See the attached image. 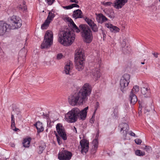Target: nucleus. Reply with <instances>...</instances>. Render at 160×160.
<instances>
[{"label":"nucleus","instance_id":"412c9836","mask_svg":"<svg viewBox=\"0 0 160 160\" xmlns=\"http://www.w3.org/2000/svg\"><path fill=\"white\" fill-rule=\"evenodd\" d=\"M98 22L100 23H102L106 21L108 19L102 14H100L99 17L97 18Z\"/></svg>","mask_w":160,"mask_h":160},{"label":"nucleus","instance_id":"5701e85b","mask_svg":"<svg viewBox=\"0 0 160 160\" xmlns=\"http://www.w3.org/2000/svg\"><path fill=\"white\" fill-rule=\"evenodd\" d=\"M70 22V25L72 27V29L74 31L76 32L77 33H78L80 31L78 27L76 26L73 21L72 19H71Z\"/></svg>","mask_w":160,"mask_h":160},{"label":"nucleus","instance_id":"bb28decb","mask_svg":"<svg viewBox=\"0 0 160 160\" xmlns=\"http://www.w3.org/2000/svg\"><path fill=\"white\" fill-rule=\"evenodd\" d=\"M141 92L143 95H145L147 93H149V91L148 88L143 87L141 88Z\"/></svg>","mask_w":160,"mask_h":160},{"label":"nucleus","instance_id":"2f4dec72","mask_svg":"<svg viewBox=\"0 0 160 160\" xmlns=\"http://www.w3.org/2000/svg\"><path fill=\"white\" fill-rule=\"evenodd\" d=\"M19 55V56H22L25 58L26 56V52H24V49H22L20 51Z\"/></svg>","mask_w":160,"mask_h":160},{"label":"nucleus","instance_id":"423d86ee","mask_svg":"<svg viewBox=\"0 0 160 160\" xmlns=\"http://www.w3.org/2000/svg\"><path fill=\"white\" fill-rule=\"evenodd\" d=\"M53 40L52 32L50 31H47L44 37L43 42L41 45V48L44 49L49 48L52 44Z\"/></svg>","mask_w":160,"mask_h":160},{"label":"nucleus","instance_id":"393cba45","mask_svg":"<svg viewBox=\"0 0 160 160\" xmlns=\"http://www.w3.org/2000/svg\"><path fill=\"white\" fill-rule=\"evenodd\" d=\"M129 129V127L128 128H123V126H121V132H122V131H123L122 133L123 136L124 138H125L126 137L127 134V132L128 131Z\"/></svg>","mask_w":160,"mask_h":160},{"label":"nucleus","instance_id":"1a4fd4ad","mask_svg":"<svg viewBox=\"0 0 160 160\" xmlns=\"http://www.w3.org/2000/svg\"><path fill=\"white\" fill-rule=\"evenodd\" d=\"M10 22L13 26L12 29L19 28L22 25L21 20L16 16L13 15L11 18Z\"/></svg>","mask_w":160,"mask_h":160},{"label":"nucleus","instance_id":"20e7f679","mask_svg":"<svg viewBox=\"0 0 160 160\" xmlns=\"http://www.w3.org/2000/svg\"><path fill=\"white\" fill-rule=\"evenodd\" d=\"M75 54V66L76 69L78 71H81L84 68L83 64L84 55L83 51L82 49L77 50Z\"/></svg>","mask_w":160,"mask_h":160},{"label":"nucleus","instance_id":"0e129e2a","mask_svg":"<svg viewBox=\"0 0 160 160\" xmlns=\"http://www.w3.org/2000/svg\"><path fill=\"white\" fill-rule=\"evenodd\" d=\"M159 0V2H160V0Z\"/></svg>","mask_w":160,"mask_h":160},{"label":"nucleus","instance_id":"473e14b6","mask_svg":"<svg viewBox=\"0 0 160 160\" xmlns=\"http://www.w3.org/2000/svg\"><path fill=\"white\" fill-rule=\"evenodd\" d=\"M11 129L15 131H17L19 130L18 128H16L15 126V122H11Z\"/></svg>","mask_w":160,"mask_h":160},{"label":"nucleus","instance_id":"f704fd0d","mask_svg":"<svg viewBox=\"0 0 160 160\" xmlns=\"http://www.w3.org/2000/svg\"><path fill=\"white\" fill-rule=\"evenodd\" d=\"M57 137V141L59 145H60L62 143V139L57 134H56Z\"/></svg>","mask_w":160,"mask_h":160},{"label":"nucleus","instance_id":"a211bd4d","mask_svg":"<svg viewBox=\"0 0 160 160\" xmlns=\"http://www.w3.org/2000/svg\"><path fill=\"white\" fill-rule=\"evenodd\" d=\"M106 27L109 28L110 31L114 33L119 32L120 29L116 26L112 25L111 24H107L106 25Z\"/></svg>","mask_w":160,"mask_h":160},{"label":"nucleus","instance_id":"c756f323","mask_svg":"<svg viewBox=\"0 0 160 160\" xmlns=\"http://www.w3.org/2000/svg\"><path fill=\"white\" fill-rule=\"evenodd\" d=\"M130 49V48L128 46H126L122 48V52L124 54L128 53Z\"/></svg>","mask_w":160,"mask_h":160},{"label":"nucleus","instance_id":"49530a36","mask_svg":"<svg viewBox=\"0 0 160 160\" xmlns=\"http://www.w3.org/2000/svg\"><path fill=\"white\" fill-rule=\"evenodd\" d=\"M108 17L111 19H113L114 17V16L113 15V12H111V13H110V15H109Z\"/></svg>","mask_w":160,"mask_h":160},{"label":"nucleus","instance_id":"dca6fc26","mask_svg":"<svg viewBox=\"0 0 160 160\" xmlns=\"http://www.w3.org/2000/svg\"><path fill=\"white\" fill-rule=\"evenodd\" d=\"M91 73L93 78L95 79H97L100 77L101 73L99 71V69L98 68L92 69Z\"/></svg>","mask_w":160,"mask_h":160},{"label":"nucleus","instance_id":"7ed1b4c3","mask_svg":"<svg viewBox=\"0 0 160 160\" xmlns=\"http://www.w3.org/2000/svg\"><path fill=\"white\" fill-rule=\"evenodd\" d=\"M58 42L64 46L71 45L74 41L75 35L72 32L69 30L60 31L58 35Z\"/></svg>","mask_w":160,"mask_h":160},{"label":"nucleus","instance_id":"69168bd1","mask_svg":"<svg viewBox=\"0 0 160 160\" xmlns=\"http://www.w3.org/2000/svg\"><path fill=\"white\" fill-rule=\"evenodd\" d=\"M5 160H6V159H5Z\"/></svg>","mask_w":160,"mask_h":160},{"label":"nucleus","instance_id":"b1692460","mask_svg":"<svg viewBox=\"0 0 160 160\" xmlns=\"http://www.w3.org/2000/svg\"><path fill=\"white\" fill-rule=\"evenodd\" d=\"M31 138H28L24 139L22 142L23 146L25 148H28L30 146V142L31 141Z\"/></svg>","mask_w":160,"mask_h":160},{"label":"nucleus","instance_id":"7c9ffc66","mask_svg":"<svg viewBox=\"0 0 160 160\" xmlns=\"http://www.w3.org/2000/svg\"><path fill=\"white\" fill-rule=\"evenodd\" d=\"M136 154L138 156H143L145 155V153L144 152H142L139 150H137L135 151Z\"/></svg>","mask_w":160,"mask_h":160},{"label":"nucleus","instance_id":"8fccbe9b","mask_svg":"<svg viewBox=\"0 0 160 160\" xmlns=\"http://www.w3.org/2000/svg\"><path fill=\"white\" fill-rule=\"evenodd\" d=\"M99 106V103L98 102H97L96 103V106L95 107V111H96L97 110L98 108V107Z\"/></svg>","mask_w":160,"mask_h":160},{"label":"nucleus","instance_id":"cd10ccee","mask_svg":"<svg viewBox=\"0 0 160 160\" xmlns=\"http://www.w3.org/2000/svg\"><path fill=\"white\" fill-rule=\"evenodd\" d=\"M139 91V87L137 85H136L133 87L131 92L135 94V93L138 92Z\"/></svg>","mask_w":160,"mask_h":160},{"label":"nucleus","instance_id":"58836bf2","mask_svg":"<svg viewBox=\"0 0 160 160\" xmlns=\"http://www.w3.org/2000/svg\"><path fill=\"white\" fill-rule=\"evenodd\" d=\"M135 142L137 144H140L142 142V140L140 139H136L135 140Z\"/></svg>","mask_w":160,"mask_h":160},{"label":"nucleus","instance_id":"9b49d317","mask_svg":"<svg viewBox=\"0 0 160 160\" xmlns=\"http://www.w3.org/2000/svg\"><path fill=\"white\" fill-rule=\"evenodd\" d=\"M72 156V154L71 152L64 150L59 152L58 158L60 160H69Z\"/></svg>","mask_w":160,"mask_h":160},{"label":"nucleus","instance_id":"4c0bfd02","mask_svg":"<svg viewBox=\"0 0 160 160\" xmlns=\"http://www.w3.org/2000/svg\"><path fill=\"white\" fill-rule=\"evenodd\" d=\"M48 5H51L54 2L55 0H45Z\"/></svg>","mask_w":160,"mask_h":160},{"label":"nucleus","instance_id":"052dcab7","mask_svg":"<svg viewBox=\"0 0 160 160\" xmlns=\"http://www.w3.org/2000/svg\"><path fill=\"white\" fill-rule=\"evenodd\" d=\"M44 116L46 117V118H47L48 117V114L44 115Z\"/></svg>","mask_w":160,"mask_h":160},{"label":"nucleus","instance_id":"09e8293b","mask_svg":"<svg viewBox=\"0 0 160 160\" xmlns=\"http://www.w3.org/2000/svg\"><path fill=\"white\" fill-rule=\"evenodd\" d=\"M64 8H66L67 9H70L72 8L71 7V5L68 6H66L64 7Z\"/></svg>","mask_w":160,"mask_h":160},{"label":"nucleus","instance_id":"e2e57ef3","mask_svg":"<svg viewBox=\"0 0 160 160\" xmlns=\"http://www.w3.org/2000/svg\"><path fill=\"white\" fill-rule=\"evenodd\" d=\"M24 10L25 9V7H24Z\"/></svg>","mask_w":160,"mask_h":160},{"label":"nucleus","instance_id":"4be33fe9","mask_svg":"<svg viewBox=\"0 0 160 160\" xmlns=\"http://www.w3.org/2000/svg\"><path fill=\"white\" fill-rule=\"evenodd\" d=\"M129 99L130 100L131 103L133 105L135 104L137 101V97L133 93H130Z\"/></svg>","mask_w":160,"mask_h":160},{"label":"nucleus","instance_id":"864d4df0","mask_svg":"<svg viewBox=\"0 0 160 160\" xmlns=\"http://www.w3.org/2000/svg\"><path fill=\"white\" fill-rule=\"evenodd\" d=\"M151 110L150 108L148 109L147 108H145V113H146L147 112H149Z\"/></svg>","mask_w":160,"mask_h":160},{"label":"nucleus","instance_id":"6e6552de","mask_svg":"<svg viewBox=\"0 0 160 160\" xmlns=\"http://www.w3.org/2000/svg\"><path fill=\"white\" fill-rule=\"evenodd\" d=\"M12 29V26L2 21H0V36H4L8 30Z\"/></svg>","mask_w":160,"mask_h":160},{"label":"nucleus","instance_id":"2eb2a0df","mask_svg":"<svg viewBox=\"0 0 160 160\" xmlns=\"http://www.w3.org/2000/svg\"><path fill=\"white\" fill-rule=\"evenodd\" d=\"M98 134H97L96 137V138L93 140L92 143L93 146H92L91 150V153L92 154H94L96 153L98 148V139L96 138H98Z\"/></svg>","mask_w":160,"mask_h":160},{"label":"nucleus","instance_id":"c9c22d12","mask_svg":"<svg viewBox=\"0 0 160 160\" xmlns=\"http://www.w3.org/2000/svg\"><path fill=\"white\" fill-rule=\"evenodd\" d=\"M102 4L105 6H111L112 4V2H102Z\"/></svg>","mask_w":160,"mask_h":160},{"label":"nucleus","instance_id":"4468645a","mask_svg":"<svg viewBox=\"0 0 160 160\" xmlns=\"http://www.w3.org/2000/svg\"><path fill=\"white\" fill-rule=\"evenodd\" d=\"M85 20L91 27L93 32H97L98 31V28L96 24L92 20L86 18L85 19Z\"/></svg>","mask_w":160,"mask_h":160},{"label":"nucleus","instance_id":"39448f33","mask_svg":"<svg viewBox=\"0 0 160 160\" xmlns=\"http://www.w3.org/2000/svg\"><path fill=\"white\" fill-rule=\"evenodd\" d=\"M80 28L82 30V36L84 41L87 43H90L92 41V31L88 25L81 24L79 26Z\"/></svg>","mask_w":160,"mask_h":160},{"label":"nucleus","instance_id":"ddd939ff","mask_svg":"<svg viewBox=\"0 0 160 160\" xmlns=\"http://www.w3.org/2000/svg\"><path fill=\"white\" fill-rule=\"evenodd\" d=\"M128 0H115L113 6L117 9L121 8L128 2Z\"/></svg>","mask_w":160,"mask_h":160},{"label":"nucleus","instance_id":"a878e982","mask_svg":"<svg viewBox=\"0 0 160 160\" xmlns=\"http://www.w3.org/2000/svg\"><path fill=\"white\" fill-rule=\"evenodd\" d=\"M55 16V15L54 13H52L51 12H50L48 13V15L47 18L51 21L52 20Z\"/></svg>","mask_w":160,"mask_h":160},{"label":"nucleus","instance_id":"f257e3e1","mask_svg":"<svg viewBox=\"0 0 160 160\" xmlns=\"http://www.w3.org/2000/svg\"><path fill=\"white\" fill-rule=\"evenodd\" d=\"M91 91V86L89 84H85L79 92L68 97L69 103L72 106L82 104L87 100L88 97L90 95Z\"/></svg>","mask_w":160,"mask_h":160},{"label":"nucleus","instance_id":"6e6d98bb","mask_svg":"<svg viewBox=\"0 0 160 160\" xmlns=\"http://www.w3.org/2000/svg\"><path fill=\"white\" fill-rule=\"evenodd\" d=\"M76 4V3H73V4H71V8H72L74 7H75Z\"/></svg>","mask_w":160,"mask_h":160},{"label":"nucleus","instance_id":"680f3d73","mask_svg":"<svg viewBox=\"0 0 160 160\" xmlns=\"http://www.w3.org/2000/svg\"><path fill=\"white\" fill-rule=\"evenodd\" d=\"M144 63H145L144 62H141V64H144Z\"/></svg>","mask_w":160,"mask_h":160},{"label":"nucleus","instance_id":"72a5a7b5","mask_svg":"<svg viewBox=\"0 0 160 160\" xmlns=\"http://www.w3.org/2000/svg\"><path fill=\"white\" fill-rule=\"evenodd\" d=\"M20 112L19 109L18 108H15L13 109L12 113L14 114L18 115Z\"/></svg>","mask_w":160,"mask_h":160},{"label":"nucleus","instance_id":"5fc2aeb1","mask_svg":"<svg viewBox=\"0 0 160 160\" xmlns=\"http://www.w3.org/2000/svg\"><path fill=\"white\" fill-rule=\"evenodd\" d=\"M70 2H75L76 3H78V1L77 0H70Z\"/></svg>","mask_w":160,"mask_h":160},{"label":"nucleus","instance_id":"a18cd8bd","mask_svg":"<svg viewBox=\"0 0 160 160\" xmlns=\"http://www.w3.org/2000/svg\"><path fill=\"white\" fill-rule=\"evenodd\" d=\"M14 114H13L12 113L11 114V122H15V119H14Z\"/></svg>","mask_w":160,"mask_h":160},{"label":"nucleus","instance_id":"c03bdc74","mask_svg":"<svg viewBox=\"0 0 160 160\" xmlns=\"http://www.w3.org/2000/svg\"><path fill=\"white\" fill-rule=\"evenodd\" d=\"M146 151L148 152H149L151 149V147L149 146H146L144 148Z\"/></svg>","mask_w":160,"mask_h":160},{"label":"nucleus","instance_id":"aec40b11","mask_svg":"<svg viewBox=\"0 0 160 160\" xmlns=\"http://www.w3.org/2000/svg\"><path fill=\"white\" fill-rule=\"evenodd\" d=\"M37 130L38 133L40 132L43 131L44 130V128L42 126V124L39 121H38L36 123L34 124Z\"/></svg>","mask_w":160,"mask_h":160},{"label":"nucleus","instance_id":"9d476101","mask_svg":"<svg viewBox=\"0 0 160 160\" xmlns=\"http://www.w3.org/2000/svg\"><path fill=\"white\" fill-rule=\"evenodd\" d=\"M56 128L58 135L64 140L67 139V137L64 127L61 123H58L56 125Z\"/></svg>","mask_w":160,"mask_h":160},{"label":"nucleus","instance_id":"774afa93","mask_svg":"<svg viewBox=\"0 0 160 160\" xmlns=\"http://www.w3.org/2000/svg\"><path fill=\"white\" fill-rule=\"evenodd\" d=\"M5 160H6V159H5Z\"/></svg>","mask_w":160,"mask_h":160},{"label":"nucleus","instance_id":"37998d69","mask_svg":"<svg viewBox=\"0 0 160 160\" xmlns=\"http://www.w3.org/2000/svg\"><path fill=\"white\" fill-rule=\"evenodd\" d=\"M48 26V25L44 22V23L41 26V28L42 29H46Z\"/></svg>","mask_w":160,"mask_h":160},{"label":"nucleus","instance_id":"e433bc0d","mask_svg":"<svg viewBox=\"0 0 160 160\" xmlns=\"http://www.w3.org/2000/svg\"><path fill=\"white\" fill-rule=\"evenodd\" d=\"M123 126V128H128V125L126 123H121L119 125V127L121 128V126Z\"/></svg>","mask_w":160,"mask_h":160},{"label":"nucleus","instance_id":"bf43d9fd","mask_svg":"<svg viewBox=\"0 0 160 160\" xmlns=\"http://www.w3.org/2000/svg\"><path fill=\"white\" fill-rule=\"evenodd\" d=\"M77 7V8H79V6L77 4H76V7Z\"/></svg>","mask_w":160,"mask_h":160},{"label":"nucleus","instance_id":"13d9d810","mask_svg":"<svg viewBox=\"0 0 160 160\" xmlns=\"http://www.w3.org/2000/svg\"><path fill=\"white\" fill-rule=\"evenodd\" d=\"M11 146L12 147H14L15 146V144L13 143L11 144Z\"/></svg>","mask_w":160,"mask_h":160},{"label":"nucleus","instance_id":"4d7b16f0","mask_svg":"<svg viewBox=\"0 0 160 160\" xmlns=\"http://www.w3.org/2000/svg\"><path fill=\"white\" fill-rule=\"evenodd\" d=\"M73 131L75 132L76 133H77L76 128L75 127H74Z\"/></svg>","mask_w":160,"mask_h":160},{"label":"nucleus","instance_id":"79ce46f5","mask_svg":"<svg viewBox=\"0 0 160 160\" xmlns=\"http://www.w3.org/2000/svg\"><path fill=\"white\" fill-rule=\"evenodd\" d=\"M126 39H123L122 42V44H121L122 48L123 47H125L126 46Z\"/></svg>","mask_w":160,"mask_h":160},{"label":"nucleus","instance_id":"6ab92c4d","mask_svg":"<svg viewBox=\"0 0 160 160\" xmlns=\"http://www.w3.org/2000/svg\"><path fill=\"white\" fill-rule=\"evenodd\" d=\"M82 12L80 9H77L73 12V17L75 19L82 18Z\"/></svg>","mask_w":160,"mask_h":160},{"label":"nucleus","instance_id":"603ef678","mask_svg":"<svg viewBox=\"0 0 160 160\" xmlns=\"http://www.w3.org/2000/svg\"><path fill=\"white\" fill-rule=\"evenodd\" d=\"M152 54L156 58H157L158 57V53L154 52L152 53Z\"/></svg>","mask_w":160,"mask_h":160},{"label":"nucleus","instance_id":"f8f14e48","mask_svg":"<svg viewBox=\"0 0 160 160\" xmlns=\"http://www.w3.org/2000/svg\"><path fill=\"white\" fill-rule=\"evenodd\" d=\"M81 146V152L84 154H86L88 151L89 148V142L85 139H82L80 142Z\"/></svg>","mask_w":160,"mask_h":160},{"label":"nucleus","instance_id":"c85d7f7f","mask_svg":"<svg viewBox=\"0 0 160 160\" xmlns=\"http://www.w3.org/2000/svg\"><path fill=\"white\" fill-rule=\"evenodd\" d=\"M46 145L44 144L41 145L39 147L38 153L39 154H41L43 150L45 149L46 148Z\"/></svg>","mask_w":160,"mask_h":160},{"label":"nucleus","instance_id":"3c124183","mask_svg":"<svg viewBox=\"0 0 160 160\" xmlns=\"http://www.w3.org/2000/svg\"><path fill=\"white\" fill-rule=\"evenodd\" d=\"M129 134L130 135L134 137L135 136V134L134 132H132V131H130V132Z\"/></svg>","mask_w":160,"mask_h":160},{"label":"nucleus","instance_id":"338daca9","mask_svg":"<svg viewBox=\"0 0 160 160\" xmlns=\"http://www.w3.org/2000/svg\"><path fill=\"white\" fill-rule=\"evenodd\" d=\"M5 160H6V159H5Z\"/></svg>","mask_w":160,"mask_h":160},{"label":"nucleus","instance_id":"0eeeda50","mask_svg":"<svg viewBox=\"0 0 160 160\" xmlns=\"http://www.w3.org/2000/svg\"><path fill=\"white\" fill-rule=\"evenodd\" d=\"M130 79V76L128 74H124L121 78L120 84V89L122 92H124L128 89Z\"/></svg>","mask_w":160,"mask_h":160},{"label":"nucleus","instance_id":"a19ab883","mask_svg":"<svg viewBox=\"0 0 160 160\" xmlns=\"http://www.w3.org/2000/svg\"><path fill=\"white\" fill-rule=\"evenodd\" d=\"M63 57V56L62 53H59L57 55V59L59 60L62 58Z\"/></svg>","mask_w":160,"mask_h":160},{"label":"nucleus","instance_id":"f03ea898","mask_svg":"<svg viewBox=\"0 0 160 160\" xmlns=\"http://www.w3.org/2000/svg\"><path fill=\"white\" fill-rule=\"evenodd\" d=\"M88 109V107L81 111L78 108H74L65 115V118L68 122L71 123L76 122L78 118L83 120L86 117L87 111Z\"/></svg>","mask_w":160,"mask_h":160},{"label":"nucleus","instance_id":"de8ad7c7","mask_svg":"<svg viewBox=\"0 0 160 160\" xmlns=\"http://www.w3.org/2000/svg\"><path fill=\"white\" fill-rule=\"evenodd\" d=\"M51 22V21L48 19L47 18L44 22L49 26V25Z\"/></svg>","mask_w":160,"mask_h":160},{"label":"nucleus","instance_id":"f3484780","mask_svg":"<svg viewBox=\"0 0 160 160\" xmlns=\"http://www.w3.org/2000/svg\"><path fill=\"white\" fill-rule=\"evenodd\" d=\"M72 67L73 65L72 62H69L65 66L63 73H65L67 75L69 74L70 70L72 69Z\"/></svg>","mask_w":160,"mask_h":160},{"label":"nucleus","instance_id":"ea45409f","mask_svg":"<svg viewBox=\"0 0 160 160\" xmlns=\"http://www.w3.org/2000/svg\"><path fill=\"white\" fill-rule=\"evenodd\" d=\"M95 111L93 114V115L92 117V118L90 119V122L91 123H93L94 122V118L95 115Z\"/></svg>","mask_w":160,"mask_h":160}]
</instances>
